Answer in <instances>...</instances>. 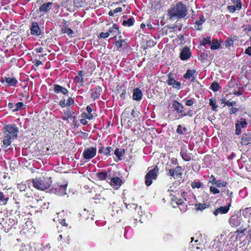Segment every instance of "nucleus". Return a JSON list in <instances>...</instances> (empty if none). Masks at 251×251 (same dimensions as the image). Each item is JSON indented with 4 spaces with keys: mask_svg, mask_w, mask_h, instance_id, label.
<instances>
[{
    "mask_svg": "<svg viewBox=\"0 0 251 251\" xmlns=\"http://www.w3.org/2000/svg\"><path fill=\"white\" fill-rule=\"evenodd\" d=\"M2 132V147L6 148L10 146L12 142L17 139L19 129L14 124H6L3 126Z\"/></svg>",
    "mask_w": 251,
    "mask_h": 251,
    "instance_id": "f257e3e1",
    "label": "nucleus"
},
{
    "mask_svg": "<svg viewBox=\"0 0 251 251\" xmlns=\"http://www.w3.org/2000/svg\"><path fill=\"white\" fill-rule=\"evenodd\" d=\"M170 19H181L188 14V9L186 5L181 2L174 4L168 11Z\"/></svg>",
    "mask_w": 251,
    "mask_h": 251,
    "instance_id": "f03ea898",
    "label": "nucleus"
},
{
    "mask_svg": "<svg viewBox=\"0 0 251 251\" xmlns=\"http://www.w3.org/2000/svg\"><path fill=\"white\" fill-rule=\"evenodd\" d=\"M32 183L33 186L35 188L41 190H45L50 187L52 181L50 180V177L36 178L32 180Z\"/></svg>",
    "mask_w": 251,
    "mask_h": 251,
    "instance_id": "7ed1b4c3",
    "label": "nucleus"
},
{
    "mask_svg": "<svg viewBox=\"0 0 251 251\" xmlns=\"http://www.w3.org/2000/svg\"><path fill=\"white\" fill-rule=\"evenodd\" d=\"M13 193L12 188H7L5 187L0 192V203L1 205H6L9 200L10 197L12 196Z\"/></svg>",
    "mask_w": 251,
    "mask_h": 251,
    "instance_id": "20e7f679",
    "label": "nucleus"
},
{
    "mask_svg": "<svg viewBox=\"0 0 251 251\" xmlns=\"http://www.w3.org/2000/svg\"><path fill=\"white\" fill-rule=\"evenodd\" d=\"M67 184H54L50 190L51 193L54 194L59 196H63L67 194L66 189Z\"/></svg>",
    "mask_w": 251,
    "mask_h": 251,
    "instance_id": "39448f33",
    "label": "nucleus"
},
{
    "mask_svg": "<svg viewBox=\"0 0 251 251\" xmlns=\"http://www.w3.org/2000/svg\"><path fill=\"white\" fill-rule=\"evenodd\" d=\"M158 174V169L157 167H154L153 169L149 171L146 175L145 179V184L147 186H150L153 180H155L157 178Z\"/></svg>",
    "mask_w": 251,
    "mask_h": 251,
    "instance_id": "423d86ee",
    "label": "nucleus"
},
{
    "mask_svg": "<svg viewBox=\"0 0 251 251\" xmlns=\"http://www.w3.org/2000/svg\"><path fill=\"white\" fill-rule=\"evenodd\" d=\"M172 107L174 111H176L179 114L178 119L182 118L183 117L189 115L188 113H186L184 110V107L183 105L177 100H174L172 103Z\"/></svg>",
    "mask_w": 251,
    "mask_h": 251,
    "instance_id": "0eeeda50",
    "label": "nucleus"
},
{
    "mask_svg": "<svg viewBox=\"0 0 251 251\" xmlns=\"http://www.w3.org/2000/svg\"><path fill=\"white\" fill-rule=\"evenodd\" d=\"M243 222L242 217L240 214H234L229 220V224L231 227H235L242 225Z\"/></svg>",
    "mask_w": 251,
    "mask_h": 251,
    "instance_id": "6e6552de",
    "label": "nucleus"
},
{
    "mask_svg": "<svg viewBox=\"0 0 251 251\" xmlns=\"http://www.w3.org/2000/svg\"><path fill=\"white\" fill-rule=\"evenodd\" d=\"M97 149L95 147H89L84 150L83 156L84 159L89 160L93 158L96 154Z\"/></svg>",
    "mask_w": 251,
    "mask_h": 251,
    "instance_id": "1a4fd4ad",
    "label": "nucleus"
},
{
    "mask_svg": "<svg viewBox=\"0 0 251 251\" xmlns=\"http://www.w3.org/2000/svg\"><path fill=\"white\" fill-rule=\"evenodd\" d=\"M30 30L32 35L39 36L42 34V30L39 27L38 23L37 22L32 23Z\"/></svg>",
    "mask_w": 251,
    "mask_h": 251,
    "instance_id": "9d476101",
    "label": "nucleus"
},
{
    "mask_svg": "<svg viewBox=\"0 0 251 251\" xmlns=\"http://www.w3.org/2000/svg\"><path fill=\"white\" fill-rule=\"evenodd\" d=\"M54 92L56 94H61L65 96L67 95L69 91L65 87L58 84H54L53 85Z\"/></svg>",
    "mask_w": 251,
    "mask_h": 251,
    "instance_id": "9b49d317",
    "label": "nucleus"
},
{
    "mask_svg": "<svg viewBox=\"0 0 251 251\" xmlns=\"http://www.w3.org/2000/svg\"><path fill=\"white\" fill-rule=\"evenodd\" d=\"M180 154L181 157L184 161H189L191 160V153L188 152L185 146L181 147Z\"/></svg>",
    "mask_w": 251,
    "mask_h": 251,
    "instance_id": "f8f14e48",
    "label": "nucleus"
},
{
    "mask_svg": "<svg viewBox=\"0 0 251 251\" xmlns=\"http://www.w3.org/2000/svg\"><path fill=\"white\" fill-rule=\"evenodd\" d=\"M167 83L169 85H171L173 88L179 89L181 87V83L179 81L175 80L173 78L171 77V75H168V80Z\"/></svg>",
    "mask_w": 251,
    "mask_h": 251,
    "instance_id": "ddd939ff",
    "label": "nucleus"
},
{
    "mask_svg": "<svg viewBox=\"0 0 251 251\" xmlns=\"http://www.w3.org/2000/svg\"><path fill=\"white\" fill-rule=\"evenodd\" d=\"M230 206V204L229 203L227 206H221L216 209L213 212L214 215L217 216L219 214H224L227 213L229 209Z\"/></svg>",
    "mask_w": 251,
    "mask_h": 251,
    "instance_id": "4468645a",
    "label": "nucleus"
},
{
    "mask_svg": "<svg viewBox=\"0 0 251 251\" xmlns=\"http://www.w3.org/2000/svg\"><path fill=\"white\" fill-rule=\"evenodd\" d=\"M102 92V88L99 86H96L92 90L91 97L94 100L98 99Z\"/></svg>",
    "mask_w": 251,
    "mask_h": 251,
    "instance_id": "2eb2a0df",
    "label": "nucleus"
},
{
    "mask_svg": "<svg viewBox=\"0 0 251 251\" xmlns=\"http://www.w3.org/2000/svg\"><path fill=\"white\" fill-rule=\"evenodd\" d=\"M143 93L142 91L138 88H135L133 90L132 99L137 101L142 100Z\"/></svg>",
    "mask_w": 251,
    "mask_h": 251,
    "instance_id": "dca6fc26",
    "label": "nucleus"
},
{
    "mask_svg": "<svg viewBox=\"0 0 251 251\" xmlns=\"http://www.w3.org/2000/svg\"><path fill=\"white\" fill-rule=\"evenodd\" d=\"M16 220L14 219L9 218L5 221L3 220L1 223L3 227L7 228L8 229H10L14 225L16 224Z\"/></svg>",
    "mask_w": 251,
    "mask_h": 251,
    "instance_id": "f3484780",
    "label": "nucleus"
},
{
    "mask_svg": "<svg viewBox=\"0 0 251 251\" xmlns=\"http://www.w3.org/2000/svg\"><path fill=\"white\" fill-rule=\"evenodd\" d=\"M1 82H5L8 86H15L18 83V80L15 77H2L1 80Z\"/></svg>",
    "mask_w": 251,
    "mask_h": 251,
    "instance_id": "a211bd4d",
    "label": "nucleus"
},
{
    "mask_svg": "<svg viewBox=\"0 0 251 251\" xmlns=\"http://www.w3.org/2000/svg\"><path fill=\"white\" fill-rule=\"evenodd\" d=\"M191 56V52L188 47L184 48L181 50L180 54V58L182 60L188 59Z\"/></svg>",
    "mask_w": 251,
    "mask_h": 251,
    "instance_id": "6ab92c4d",
    "label": "nucleus"
},
{
    "mask_svg": "<svg viewBox=\"0 0 251 251\" xmlns=\"http://www.w3.org/2000/svg\"><path fill=\"white\" fill-rule=\"evenodd\" d=\"M241 143L243 145H247L251 143V132L245 133L242 135Z\"/></svg>",
    "mask_w": 251,
    "mask_h": 251,
    "instance_id": "aec40b11",
    "label": "nucleus"
},
{
    "mask_svg": "<svg viewBox=\"0 0 251 251\" xmlns=\"http://www.w3.org/2000/svg\"><path fill=\"white\" fill-rule=\"evenodd\" d=\"M110 185L114 188L118 189L122 184V179L118 177H114L110 179Z\"/></svg>",
    "mask_w": 251,
    "mask_h": 251,
    "instance_id": "412c9836",
    "label": "nucleus"
},
{
    "mask_svg": "<svg viewBox=\"0 0 251 251\" xmlns=\"http://www.w3.org/2000/svg\"><path fill=\"white\" fill-rule=\"evenodd\" d=\"M182 168L180 166H176L175 169H169L167 172V175L171 176H175L181 175V173Z\"/></svg>",
    "mask_w": 251,
    "mask_h": 251,
    "instance_id": "4be33fe9",
    "label": "nucleus"
},
{
    "mask_svg": "<svg viewBox=\"0 0 251 251\" xmlns=\"http://www.w3.org/2000/svg\"><path fill=\"white\" fill-rule=\"evenodd\" d=\"M196 70H188L185 74L184 75L183 77L186 79H189L192 78L191 81H194L195 78Z\"/></svg>",
    "mask_w": 251,
    "mask_h": 251,
    "instance_id": "5701e85b",
    "label": "nucleus"
},
{
    "mask_svg": "<svg viewBox=\"0 0 251 251\" xmlns=\"http://www.w3.org/2000/svg\"><path fill=\"white\" fill-rule=\"evenodd\" d=\"M53 3L51 2H48L42 4L39 8L40 12H46L49 11L52 7Z\"/></svg>",
    "mask_w": 251,
    "mask_h": 251,
    "instance_id": "b1692460",
    "label": "nucleus"
},
{
    "mask_svg": "<svg viewBox=\"0 0 251 251\" xmlns=\"http://www.w3.org/2000/svg\"><path fill=\"white\" fill-rule=\"evenodd\" d=\"M119 33V26L115 24L112 25V27H109L108 32L109 33V35L115 36L116 35V32Z\"/></svg>",
    "mask_w": 251,
    "mask_h": 251,
    "instance_id": "393cba45",
    "label": "nucleus"
},
{
    "mask_svg": "<svg viewBox=\"0 0 251 251\" xmlns=\"http://www.w3.org/2000/svg\"><path fill=\"white\" fill-rule=\"evenodd\" d=\"M188 196L187 193L186 192H182L181 193V198L178 199L177 198H176L175 201H176V203L177 204H182L184 201H186V197Z\"/></svg>",
    "mask_w": 251,
    "mask_h": 251,
    "instance_id": "a878e982",
    "label": "nucleus"
},
{
    "mask_svg": "<svg viewBox=\"0 0 251 251\" xmlns=\"http://www.w3.org/2000/svg\"><path fill=\"white\" fill-rule=\"evenodd\" d=\"M135 20L133 17H130L126 20L123 22L122 25L126 26H131L133 25Z\"/></svg>",
    "mask_w": 251,
    "mask_h": 251,
    "instance_id": "bb28decb",
    "label": "nucleus"
},
{
    "mask_svg": "<svg viewBox=\"0 0 251 251\" xmlns=\"http://www.w3.org/2000/svg\"><path fill=\"white\" fill-rule=\"evenodd\" d=\"M210 45V49L213 50H217L220 47V44L217 39L213 40Z\"/></svg>",
    "mask_w": 251,
    "mask_h": 251,
    "instance_id": "cd10ccee",
    "label": "nucleus"
},
{
    "mask_svg": "<svg viewBox=\"0 0 251 251\" xmlns=\"http://www.w3.org/2000/svg\"><path fill=\"white\" fill-rule=\"evenodd\" d=\"M125 150L124 149H119L118 148H116L114 151V154L116 156L119 158V159H121V157L125 153Z\"/></svg>",
    "mask_w": 251,
    "mask_h": 251,
    "instance_id": "c85d7f7f",
    "label": "nucleus"
},
{
    "mask_svg": "<svg viewBox=\"0 0 251 251\" xmlns=\"http://www.w3.org/2000/svg\"><path fill=\"white\" fill-rule=\"evenodd\" d=\"M75 81L76 82H80L81 83H84V77H83V72L81 71H79L78 72V75L75 77Z\"/></svg>",
    "mask_w": 251,
    "mask_h": 251,
    "instance_id": "c756f323",
    "label": "nucleus"
},
{
    "mask_svg": "<svg viewBox=\"0 0 251 251\" xmlns=\"http://www.w3.org/2000/svg\"><path fill=\"white\" fill-rule=\"evenodd\" d=\"M205 19L203 16L200 18V19L198 21H196L195 24L198 25V27H195L196 29L201 30L202 29L201 25L205 22Z\"/></svg>",
    "mask_w": 251,
    "mask_h": 251,
    "instance_id": "7c9ffc66",
    "label": "nucleus"
},
{
    "mask_svg": "<svg viewBox=\"0 0 251 251\" xmlns=\"http://www.w3.org/2000/svg\"><path fill=\"white\" fill-rule=\"evenodd\" d=\"M206 44H211V40L210 37H207L204 38L200 42L201 46H205Z\"/></svg>",
    "mask_w": 251,
    "mask_h": 251,
    "instance_id": "2f4dec72",
    "label": "nucleus"
},
{
    "mask_svg": "<svg viewBox=\"0 0 251 251\" xmlns=\"http://www.w3.org/2000/svg\"><path fill=\"white\" fill-rule=\"evenodd\" d=\"M97 176L99 179L101 180L106 179L108 177L107 174L103 172H100L97 173Z\"/></svg>",
    "mask_w": 251,
    "mask_h": 251,
    "instance_id": "473e14b6",
    "label": "nucleus"
},
{
    "mask_svg": "<svg viewBox=\"0 0 251 251\" xmlns=\"http://www.w3.org/2000/svg\"><path fill=\"white\" fill-rule=\"evenodd\" d=\"M209 105L212 107L214 111H217L218 106L216 105V100L214 99H210L209 100Z\"/></svg>",
    "mask_w": 251,
    "mask_h": 251,
    "instance_id": "72a5a7b5",
    "label": "nucleus"
},
{
    "mask_svg": "<svg viewBox=\"0 0 251 251\" xmlns=\"http://www.w3.org/2000/svg\"><path fill=\"white\" fill-rule=\"evenodd\" d=\"M73 112L68 110L64 112V116L63 117V120H68L70 117H72Z\"/></svg>",
    "mask_w": 251,
    "mask_h": 251,
    "instance_id": "f704fd0d",
    "label": "nucleus"
},
{
    "mask_svg": "<svg viewBox=\"0 0 251 251\" xmlns=\"http://www.w3.org/2000/svg\"><path fill=\"white\" fill-rule=\"evenodd\" d=\"M226 182L221 179L217 180L216 182L215 183V186L219 188L221 187H226Z\"/></svg>",
    "mask_w": 251,
    "mask_h": 251,
    "instance_id": "c9c22d12",
    "label": "nucleus"
},
{
    "mask_svg": "<svg viewBox=\"0 0 251 251\" xmlns=\"http://www.w3.org/2000/svg\"><path fill=\"white\" fill-rule=\"evenodd\" d=\"M231 2L237 8V10H239L242 8V2L241 0H232Z\"/></svg>",
    "mask_w": 251,
    "mask_h": 251,
    "instance_id": "e433bc0d",
    "label": "nucleus"
},
{
    "mask_svg": "<svg viewBox=\"0 0 251 251\" xmlns=\"http://www.w3.org/2000/svg\"><path fill=\"white\" fill-rule=\"evenodd\" d=\"M62 31L64 33H67L70 37H72V34L74 33L73 30L70 28L66 27L62 29Z\"/></svg>",
    "mask_w": 251,
    "mask_h": 251,
    "instance_id": "4c0bfd02",
    "label": "nucleus"
},
{
    "mask_svg": "<svg viewBox=\"0 0 251 251\" xmlns=\"http://www.w3.org/2000/svg\"><path fill=\"white\" fill-rule=\"evenodd\" d=\"M236 123L239 124V126H241L242 128L245 127L247 125V123L246 120L243 118L240 119V120L237 121Z\"/></svg>",
    "mask_w": 251,
    "mask_h": 251,
    "instance_id": "58836bf2",
    "label": "nucleus"
},
{
    "mask_svg": "<svg viewBox=\"0 0 251 251\" xmlns=\"http://www.w3.org/2000/svg\"><path fill=\"white\" fill-rule=\"evenodd\" d=\"M24 104L22 102H19L15 105V108L13 109V112L18 111L22 109Z\"/></svg>",
    "mask_w": 251,
    "mask_h": 251,
    "instance_id": "ea45409f",
    "label": "nucleus"
},
{
    "mask_svg": "<svg viewBox=\"0 0 251 251\" xmlns=\"http://www.w3.org/2000/svg\"><path fill=\"white\" fill-rule=\"evenodd\" d=\"M187 130V128L186 127H182L181 125H178L176 129V132L179 134H183V132H185Z\"/></svg>",
    "mask_w": 251,
    "mask_h": 251,
    "instance_id": "a19ab883",
    "label": "nucleus"
},
{
    "mask_svg": "<svg viewBox=\"0 0 251 251\" xmlns=\"http://www.w3.org/2000/svg\"><path fill=\"white\" fill-rule=\"evenodd\" d=\"M206 207V205L205 203H197L195 204V207L197 210H203Z\"/></svg>",
    "mask_w": 251,
    "mask_h": 251,
    "instance_id": "79ce46f5",
    "label": "nucleus"
},
{
    "mask_svg": "<svg viewBox=\"0 0 251 251\" xmlns=\"http://www.w3.org/2000/svg\"><path fill=\"white\" fill-rule=\"evenodd\" d=\"M220 86L219 84L215 82H214L212 83L210 86V88L214 92H217L219 90Z\"/></svg>",
    "mask_w": 251,
    "mask_h": 251,
    "instance_id": "37998d69",
    "label": "nucleus"
},
{
    "mask_svg": "<svg viewBox=\"0 0 251 251\" xmlns=\"http://www.w3.org/2000/svg\"><path fill=\"white\" fill-rule=\"evenodd\" d=\"M191 187L193 188H200L201 187V184L199 181H194L191 183Z\"/></svg>",
    "mask_w": 251,
    "mask_h": 251,
    "instance_id": "c03bdc74",
    "label": "nucleus"
},
{
    "mask_svg": "<svg viewBox=\"0 0 251 251\" xmlns=\"http://www.w3.org/2000/svg\"><path fill=\"white\" fill-rule=\"evenodd\" d=\"M243 214L245 216H249L251 215V207L246 208L243 212Z\"/></svg>",
    "mask_w": 251,
    "mask_h": 251,
    "instance_id": "a18cd8bd",
    "label": "nucleus"
},
{
    "mask_svg": "<svg viewBox=\"0 0 251 251\" xmlns=\"http://www.w3.org/2000/svg\"><path fill=\"white\" fill-rule=\"evenodd\" d=\"M235 134L237 135H239L241 133V129L242 128L241 126H239V124L236 123L235 124Z\"/></svg>",
    "mask_w": 251,
    "mask_h": 251,
    "instance_id": "49530a36",
    "label": "nucleus"
},
{
    "mask_svg": "<svg viewBox=\"0 0 251 251\" xmlns=\"http://www.w3.org/2000/svg\"><path fill=\"white\" fill-rule=\"evenodd\" d=\"M18 188L20 190V191H25L26 189V185L21 183L18 185Z\"/></svg>",
    "mask_w": 251,
    "mask_h": 251,
    "instance_id": "de8ad7c7",
    "label": "nucleus"
},
{
    "mask_svg": "<svg viewBox=\"0 0 251 251\" xmlns=\"http://www.w3.org/2000/svg\"><path fill=\"white\" fill-rule=\"evenodd\" d=\"M210 192L213 194H217L220 193V191L216 187L214 186H211L210 187Z\"/></svg>",
    "mask_w": 251,
    "mask_h": 251,
    "instance_id": "09e8293b",
    "label": "nucleus"
},
{
    "mask_svg": "<svg viewBox=\"0 0 251 251\" xmlns=\"http://www.w3.org/2000/svg\"><path fill=\"white\" fill-rule=\"evenodd\" d=\"M112 150V148L111 147H106L105 148L103 154L106 155H111V151Z\"/></svg>",
    "mask_w": 251,
    "mask_h": 251,
    "instance_id": "8fccbe9b",
    "label": "nucleus"
},
{
    "mask_svg": "<svg viewBox=\"0 0 251 251\" xmlns=\"http://www.w3.org/2000/svg\"><path fill=\"white\" fill-rule=\"evenodd\" d=\"M227 9L231 13H234L236 10H237V8L236 6L234 5H229L228 6Z\"/></svg>",
    "mask_w": 251,
    "mask_h": 251,
    "instance_id": "3c124183",
    "label": "nucleus"
},
{
    "mask_svg": "<svg viewBox=\"0 0 251 251\" xmlns=\"http://www.w3.org/2000/svg\"><path fill=\"white\" fill-rule=\"evenodd\" d=\"M226 105L228 107H234L236 105V102L235 101L227 100L226 102Z\"/></svg>",
    "mask_w": 251,
    "mask_h": 251,
    "instance_id": "603ef678",
    "label": "nucleus"
},
{
    "mask_svg": "<svg viewBox=\"0 0 251 251\" xmlns=\"http://www.w3.org/2000/svg\"><path fill=\"white\" fill-rule=\"evenodd\" d=\"M109 36V33H108V31L106 32H102L99 35L100 37L102 38H106L108 37Z\"/></svg>",
    "mask_w": 251,
    "mask_h": 251,
    "instance_id": "864d4df0",
    "label": "nucleus"
},
{
    "mask_svg": "<svg viewBox=\"0 0 251 251\" xmlns=\"http://www.w3.org/2000/svg\"><path fill=\"white\" fill-rule=\"evenodd\" d=\"M217 180H216L215 177L213 175H211L209 177V182L210 183H212V184L215 185V183L216 182Z\"/></svg>",
    "mask_w": 251,
    "mask_h": 251,
    "instance_id": "5fc2aeb1",
    "label": "nucleus"
},
{
    "mask_svg": "<svg viewBox=\"0 0 251 251\" xmlns=\"http://www.w3.org/2000/svg\"><path fill=\"white\" fill-rule=\"evenodd\" d=\"M74 100L72 98H69L66 102L67 106H71L74 103Z\"/></svg>",
    "mask_w": 251,
    "mask_h": 251,
    "instance_id": "6e6d98bb",
    "label": "nucleus"
},
{
    "mask_svg": "<svg viewBox=\"0 0 251 251\" xmlns=\"http://www.w3.org/2000/svg\"><path fill=\"white\" fill-rule=\"evenodd\" d=\"M126 89H122L121 93L120 94V97L122 99H125L126 97Z\"/></svg>",
    "mask_w": 251,
    "mask_h": 251,
    "instance_id": "4d7b16f0",
    "label": "nucleus"
},
{
    "mask_svg": "<svg viewBox=\"0 0 251 251\" xmlns=\"http://www.w3.org/2000/svg\"><path fill=\"white\" fill-rule=\"evenodd\" d=\"M239 110V108L237 107H232L230 109L229 113L230 114H235Z\"/></svg>",
    "mask_w": 251,
    "mask_h": 251,
    "instance_id": "13d9d810",
    "label": "nucleus"
},
{
    "mask_svg": "<svg viewBox=\"0 0 251 251\" xmlns=\"http://www.w3.org/2000/svg\"><path fill=\"white\" fill-rule=\"evenodd\" d=\"M82 114L84 115V116L86 117V118L89 120H91L93 118V115L92 113L87 114L86 113H84Z\"/></svg>",
    "mask_w": 251,
    "mask_h": 251,
    "instance_id": "bf43d9fd",
    "label": "nucleus"
},
{
    "mask_svg": "<svg viewBox=\"0 0 251 251\" xmlns=\"http://www.w3.org/2000/svg\"><path fill=\"white\" fill-rule=\"evenodd\" d=\"M194 102V101L193 99L187 100L186 101V105L188 106H192Z\"/></svg>",
    "mask_w": 251,
    "mask_h": 251,
    "instance_id": "052dcab7",
    "label": "nucleus"
},
{
    "mask_svg": "<svg viewBox=\"0 0 251 251\" xmlns=\"http://www.w3.org/2000/svg\"><path fill=\"white\" fill-rule=\"evenodd\" d=\"M59 104L61 107H65L66 106H67V104L65 102V100L64 99H62L60 101Z\"/></svg>",
    "mask_w": 251,
    "mask_h": 251,
    "instance_id": "680f3d73",
    "label": "nucleus"
},
{
    "mask_svg": "<svg viewBox=\"0 0 251 251\" xmlns=\"http://www.w3.org/2000/svg\"><path fill=\"white\" fill-rule=\"evenodd\" d=\"M225 43L226 47L230 46L233 44V41L232 40H226Z\"/></svg>",
    "mask_w": 251,
    "mask_h": 251,
    "instance_id": "e2e57ef3",
    "label": "nucleus"
},
{
    "mask_svg": "<svg viewBox=\"0 0 251 251\" xmlns=\"http://www.w3.org/2000/svg\"><path fill=\"white\" fill-rule=\"evenodd\" d=\"M245 53L249 55H251V47H249L247 49H246Z\"/></svg>",
    "mask_w": 251,
    "mask_h": 251,
    "instance_id": "0e129e2a",
    "label": "nucleus"
},
{
    "mask_svg": "<svg viewBox=\"0 0 251 251\" xmlns=\"http://www.w3.org/2000/svg\"><path fill=\"white\" fill-rule=\"evenodd\" d=\"M123 11V9L121 7H117L113 10V13L116 14L117 13L121 12Z\"/></svg>",
    "mask_w": 251,
    "mask_h": 251,
    "instance_id": "69168bd1",
    "label": "nucleus"
},
{
    "mask_svg": "<svg viewBox=\"0 0 251 251\" xmlns=\"http://www.w3.org/2000/svg\"><path fill=\"white\" fill-rule=\"evenodd\" d=\"M123 42L124 40H120L116 42V45L119 46V47H122L123 46Z\"/></svg>",
    "mask_w": 251,
    "mask_h": 251,
    "instance_id": "338daca9",
    "label": "nucleus"
},
{
    "mask_svg": "<svg viewBox=\"0 0 251 251\" xmlns=\"http://www.w3.org/2000/svg\"><path fill=\"white\" fill-rule=\"evenodd\" d=\"M59 223L63 226H68V225L65 222V220L64 219H61L59 221Z\"/></svg>",
    "mask_w": 251,
    "mask_h": 251,
    "instance_id": "774afa93",
    "label": "nucleus"
}]
</instances>
